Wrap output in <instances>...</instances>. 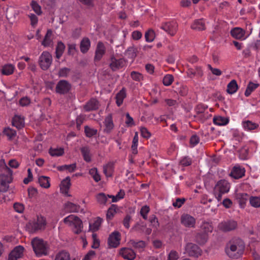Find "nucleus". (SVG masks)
Listing matches in <instances>:
<instances>
[{
	"label": "nucleus",
	"instance_id": "obj_44",
	"mask_svg": "<svg viewBox=\"0 0 260 260\" xmlns=\"http://www.w3.org/2000/svg\"><path fill=\"white\" fill-rule=\"evenodd\" d=\"M243 124L245 129L250 131L255 129L258 126L257 124L249 120L243 122Z\"/></svg>",
	"mask_w": 260,
	"mask_h": 260
},
{
	"label": "nucleus",
	"instance_id": "obj_60",
	"mask_svg": "<svg viewBox=\"0 0 260 260\" xmlns=\"http://www.w3.org/2000/svg\"><path fill=\"white\" fill-rule=\"evenodd\" d=\"M131 77L135 81H140L143 79V76L141 74L133 71L131 74Z\"/></svg>",
	"mask_w": 260,
	"mask_h": 260
},
{
	"label": "nucleus",
	"instance_id": "obj_27",
	"mask_svg": "<svg viewBox=\"0 0 260 260\" xmlns=\"http://www.w3.org/2000/svg\"><path fill=\"white\" fill-rule=\"evenodd\" d=\"M238 89V85L235 80H232L227 86L226 91L229 94H233L237 91Z\"/></svg>",
	"mask_w": 260,
	"mask_h": 260
},
{
	"label": "nucleus",
	"instance_id": "obj_59",
	"mask_svg": "<svg viewBox=\"0 0 260 260\" xmlns=\"http://www.w3.org/2000/svg\"><path fill=\"white\" fill-rule=\"evenodd\" d=\"M137 50L134 47H129L126 52V54L131 58H135L137 56Z\"/></svg>",
	"mask_w": 260,
	"mask_h": 260
},
{
	"label": "nucleus",
	"instance_id": "obj_5",
	"mask_svg": "<svg viewBox=\"0 0 260 260\" xmlns=\"http://www.w3.org/2000/svg\"><path fill=\"white\" fill-rule=\"evenodd\" d=\"M52 61L51 54L48 51H44L39 57V64L41 68L45 71L51 66Z\"/></svg>",
	"mask_w": 260,
	"mask_h": 260
},
{
	"label": "nucleus",
	"instance_id": "obj_10",
	"mask_svg": "<svg viewBox=\"0 0 260 260\" xmlns=\"http://www.w3.org/2000/svg\"><path fill=\"white\" fill-rule=\"evenodd\" d=\"M120 234L117 231L113 232L109 235L108 243L110 247H117L120 244Z\"/></svg>",
	"mask_w": 260,
	"mask_h": 260
},
{
	"label": "nucleus",
	"instance_id": "obj_16",
	"mask_svg": "<svg viewBox=\"0 0 260 260\" xmlns=\"http://www.w3.org/2000/svg\"><path fill=\"white\" fill-rule=\"evenodd\" d=\"M104 124L105 127L104 132L106 134H110L114 127L111 114H108V115L105 117Z\"/></svg>",
	"mask_w": 260,
	"mask_h": 260
},
{
	"label": "nucleus",
	"instance_id": "obj_49",
	"mask_svg": "<svg viewBox=\"0 0 260 260\" xmlns=\"http://www.w3.org/2000/svg\"><path fill=\"white\" fill-rule=\"evenodd\" d=\"M196 114L194 115H199L203 113L208 111V106L203 105H198L195 108Z\"/></svg>",
	"mask_w": 260,
	"mask_h": 260
},
{
	"label": "nucleus",
	"instance_id": "obj_45",
	"mask_svg": "<svg viewBox=\"0 0 260 260\" xmlns=\"http://www.w3.org/2000/svg\"><path fill=\"white\" fill-rule=\"evenodd\" d=\"M211 117V114L208 112L203 113L199 115H194V117L197 120H199L202 122H204L205 120Z\"/></svg>",
	"mask_w": 260,
	"mask_h": 260
},
{
	"label": "nucleus",
	"instance_id": "obj_35",
	"mask_svg": "<svg viewBox=\"0 0 260 260\" xmlns=\"http://www.w3.org/2000/svg\"><path fill=\"white\" fill-rule=\"evenodd\" d=\"M70 181L71 180L70 177H67L64 180H63L61 181V185L62 187H61L60 189L61 190H62L63 192H68V191L71 186Z\"/></svg>",
	"mask_w": 260,
	"mask_h": 260
},
{
	"label": "nucleus",
	"instance_id": "obj_51",
	"mask_svg": "<svg viewBox=\"0 0 260 260\" xmlns=\"http://www.w3.org/2000/svg\"><path fill=\"white\" fill-rule=\"evenodd\" d=\"M89 174L92 177L94 181L96 182L101 180V176L98 172V170L95 168L91 169L89 170Z\"/></svg>",
	"mask_w": 260,
	"mask_h": 260
},
{
	"label": "nucleus",
	"instance_id": "obj_21",
	"mask_svg": "<svg viewBox=\"0 0 260 260\" xmlns=\"http://www.w3.org/2000/svg\"><path fill=\"white\" fill-rule=\"evenodd\" d=\"M90 46V41L88 38L85 37L81 40L80 44L81 52L83 53H86Z\"/></svg>",
	"mask_w": 260,
	"mask_h": 260
},
{
	"label": "nucleus",
	"instance_id": "obj_39",
	"mask_svg": "<svg viewBox=\"0 0 260 260\" xmlns=\"http://www.w3.org/2000/svg\"><path fill=\"white\" fill-rule=\"evenodd\" d=\"M258 86V84L253 83L252 82H250L248 84L246 89L245 91V95L247 97L249 96L251 93L256 88H257Z\"/></svg>",
	"mask_w": 260,
	"mask_h": 260
},
{
	"label": "nucleus",
	"instance_id": "obj_40",
	"mask_svg": "<svg viewBox=\"0 0 260 260\" xmlns=\"http://www.w3.org/2000/svg\"><path fill=\"white\" fill-rule=\"evenodd\" d=\"M12 125L18 129H20L24 126L23 120L20 117L16 116L13 118Z\"/></svg>",
	"mask_w": 260,
	"mask_h": 260
},
{
	"label": "nucleus",
	"instance_id": "obj_13",
	"mask_svg": "<svg viewBox=\"0 0 260 260\" xmlns=\"http://www.w3.org/2000/svg\"><path fill=\"white\" fill-rule=\"evenodd\" d=\"M110 61L109 66L113 71L122 68L125 63V61L123 58L116 59L114 56L111 57Z\"/></svg>",
	"mask_w": 260,
	"mask_h": 260
},
{
	"label": "nucleus",
	"instance_id": "obj_36",
	"mask_svg": "<svg viewBox=\"0 0 260 260\" xmlns=\"http://www.w3.org/2000/svg\"><path fill=\"white\" fill-rule=\"evenodd\" d=\"M201 229L203 231V233L208 234V233L212 232L213 227L211 222L204 221L202 222L201 225Z\"/></svg>",
	"mask_w": 260,
	"mask_h": 260
},
{
	"label": "nucleus",
	"instance_id": "obj_33",
	"mask_svg": "<svg viewBox=\"0 0 260 260\" xmlns=\"http://www.w3.org/2000/svg\"><path fill=\"white\" fill-rule=\"evenodd\" d=\"M80 150L84 160L86 162H90L91 161V156L89 148L88 146H85L81 148Z\"/></svg>",
	"mask_w": 260,
	"mask_h": 260
},
{
	"label": "nucleus",
	"instance_id": "obj_31",
	"mask_svg": "<svg viewBox=\"0 0 260 260\" xmlns=\"http://www.w3.org/2000/svg\"><path fill=\"white\" fill-rule=\"evenodd\" d=\"M102 221V218L99 217H97L93 224L90 223H89V231H91L92 232H94L99 230Z\"/></svg>",
	"mask_w": 260,
	"mask_h": 260
},
{
	"label": "nucleus",
	"instance_id": "obj_22",
	"mask_svg": "<svg viewBox=\"0 0 260 260\" xmlns=\"http://www.w3.org/2000/svg\"><path fill=\"white\" fill-rule=\"evenodd\" d=\"M248 197V195L245 193H238L236 194V199L241 207H244Z\"/></svg>",
	"mask_w": 260,
	"mask_h": 260
},
{
	"label": "nucleus",
	"instance_id": "obj_28",
	"mask_svg": "<svg viewBox=\"0 0 260 260\" xmlns=\"http://www.w3.org/2000/svg\"><path fill=\"white\" fill-rule=\"evenodd\" d=\"M65 48L64 44L61 41L58 42L55 49V56L57 59H59L62 56Z\"/></svg>",
	"mask_w": 260,
	"mask_h": 260
},
{
	"label": "nucleus",
	"instance_id": "obj_23",
	"mask_svg": "<svg viewBox=\"0 0 260 260\" xmlns=\"http://www.w3.org/2000/svg\"><path fill=\"white\" fill-rule=\"evenodd\" d=\"M208 239V235L206 233H199L196 236V242L200 245H204L206 243Z\"/></svg>",
	"mask_w": 260,
	"mask_h": 260
},
{
	"label": "nucleus",
	"instance_id": "obj_19",
	"mask_svg": "<svg viewBox=\"0 0 260 260\" xmlns=\"http://www.w3.org/2000/svg\"><path fill=\"white\" fill-rule=\"evenodd\" d=\"M99 103L95 99H90L83 107L85 111L96 110L99 108Z\"/></svg>",
	"mask_w": 260,
	"mask_h": 260
},
{
	"label": "nucleus",
	"instance_id": "obj_30",
	"mask_svg": "<svg viewBox=\"0 0 260 260\" xmlns=\"http://www.w3.org/2000/svg\"><path fill=\"white\" fill-rule=\"evenodd\" d=\"M129 243L135 248L139 249L140 251L143 250L146 246L145 241L141 240L136 242L134 240H131Z\"/></svg>",
	"mask_w": 260,
	"mask_h": 260
},
{
	"label": "nucleus",
	"instance_id": "obj_26",
	"mask_svg": "<svg viewBox=\"0 0 260 260\" xmlns=\"http://www.w3.org/2000/svg\"><path fill=\"white\" fill-rule=\"evenodd\" d=\"M191 28L197 30H203L206 28L205 24L202 19L196 20L191 25Z\"/></svg>",
	"mask_w": 260,
	"mask_h": 260
},
{
	"label": "nucleus",
	"instance_id": "obj_64",
	"mask_svg": "<svg viewBox=\"0 0 260 260\" xmlns=\"http://www.w3.org/2000/svg\"><path fill=\"white\" fill-rule=\"evenodd\" d=\"M178 257V253L175 250H171L168 255L167 260H177Z\"/></svg>",
	"mask_w": 260,
	"mask_h": 260
},
{
	"label": "nucleus",
	"instance_id": "obj_32",
	"mask_svg": "<svg viewBox=\"0 0 260 260\" xmlns=\"http://www.w3.org/2000/svg\"><path fill=\"white\" fill-rule=\"evenodd\" d=\"M229 119L228 118L222 116H215L213 118V122L218 125H224L228 123Z\"/></svg>",
	"mask_w": 260,
	"mask_h": 260
},
{
	"label": "nucleus",
	"instance_id": "obj_38",
	"mask_svg": "<svg viewBox=\"0 0 260 260\" xmlns=\"http://www.w3.org/2000/svg\"><path fill=\"white\" fill-rule=\"evenodd\" d=\"M52 35V31L51 29H48L45 38L42 42V45L45 47L49 46L52 42V40L50 39Z\"/></svg>",
	"mask_w": 260,
	"mask_h": 260
},
{
	"label": "nucleus",
	"instance_id": "obj_6",
	"mask_svg": "<svg viewBox=\"0 0 260 260\" xmlns=\"http://www.w3.org/2000/svg\"><path fill=\"white\" fill-rule=\"evenodd\" d=\"M185 252L189 256L198 257L202 253V249L196 244L187 243L185 247Z\"/></svg>",
	"mask_w": 260,
	"mask_h": 260
},
{
	"label": "nucleus",
	"instance_id": "obj_3",
	"mask_svg": "<svg viewBox=\"0 0 260 260\" xmlns=\"http://www.w3.org/2000/svg\"><path fill=\"white\" fill-rule=\"evenodd\" d=\"M63 222L69 226L74 225L75 229L74 233L79 234L82 232L83 223L82 220L77 216L74 215H70L63 219Z\"/></svg>",
	"mask_w": 260,
	"mask_h": 260
},
{
	"label": "nucleus",
	"instance_id": "obj_43",
	"mask_svg": "<svg viewBox=\"0 0 260 260\" xmlns=\"http://www.w3.org/2000/svg\"><path fill=\"white\" fill-rule=\"evenodd\" d=\"M155 37V34L154 30L152 29H149L145 34V38L146 42H152Z\"/></svg>",
	"mask_w": 260,
	"mask_h": 260
},
{
	"label": "nucleus",
	"instance_id": "obj_37",
	"mask_svg": "<svg viewBox=\"0 0 260 260\" xmlns=\"http://www.w3.org/2000/svg\"><path fill=\"white\" fill-rule=\"evenodd\" d=\"M38 182L42 187L48 188L50 187L49 178L46 176H42L39 178Z\"/></svg>",
	"mask_w": 260,
	"mask_h": 260
},
{
	"label": "nucleus",
	"instance_id": "obj_62",
	"mask_svg": "<svg viewBox=\"0 0 260 260\" xmlns=\"http://www.w3.org/2000/svg\"><path fill=\"white\" fill-rule=\"evenodd\" d=\"M199 137L197 135H192L190 139V144L193 147L198 144L199 143Z\"/></svg>",
	"mask_w": 260,
	"mask_h": 260
},
{
	"label": "nucleus",
	"instance_id": "obj_8",
	"mask_svg": "<svg viewBox=\"0 0 260 260\" xmlns=\"http://www.w3.org/2000/svg\"><path fill=\"white\" fill-rule=\"evenodd\" d=\"M237 227V222L233 220L222 222L218 226L219 230L223 232H229L236 229Z\"/></svg>",
	"mask_w": 260,
	"mask_h": 260
},
{
	"label": "nucleus",
	"instance_id": "obj_41",
	"mask_svg": "<svg viewBox=\"0 0 260 260\" xmlns=\"http://www.w3.org/2000/svg\"><path fill=\"white\" fill-rule=\"evenodd\" d=\"M14 70V67L12 64L5 65L2 69V73L5 75H9L12 74Z\"/></svg>",
	"mask_w": 260,
	"mask_h": 260
},
{
	"label": "nucleus",
	"instance_id": "obj_58",
	"mask_svg": "<svg viewBox=\"0 0 260 260\" xmlns=\"http://www.w3.org/2000/svg\"><path fill=\"white\" fill-rule=\"evenodd\" d=\"M140 132L142 137L145 139L149 138L151 135L150 132L145 127H141Z\"/></svg>",
	"mask_w": 260,
	"mask_h": 260
},
{
	"label": "nucleus",
	"instance_id": "obj_29",
	"mask_svg": "<svg viewBox=\"0 0 260 260\" xmlns=\"http://www.w3.org/2000/svg\"><path fill=\"white\" fill-rule=\"evenodd\" d=\"M126 97V91L124 88H122L116 95V104L118 107L123 103V99Z\"/></svg>",
	"mask_w": 260,
	"mask_h": 260
},
{
	"label": "nucleus",
	"instance_id": "obj_34",
	"mask_svg": "<svg viewBox=\"0 0 260 260\" xmlns=\"http://www.w3.org/2000/svg\"><path fill=\"white\" fill-rule=\"evenodd\" d=\"M24 248L22 246H18L10 252L12 255L16 256L17 259L21 258L23 256Z\"/></svg>",
	"mask_w": 260,
	"mask_h": 260
},
{
	"label": "nucleus",
	"instance_id": "obj_52",
	"mask_svg": "<svg viewBox=\"0 0 260 260\" xmlns=\"http://www.w3.org/2000/svg\"><path fill=\"white\" fill-rule=\"evenodd\" d=\"M249 202L251 205L254 207L258 208L260 207L259 197H251L249 199Z\"/></svg>",
	"mask_w": 260,
	"mask_h": 260
},
{
	"label": "nucleus",
	"instance_id": "obj_46",
	"mask_svg": "<svg viewBox=\"0 0 260 260\" xmlns=\"http://www.w3.org/2000/svg\"><path fill=\"white\" fill-rule=\"evenodd\" d=\"M76 168V164H73L69 165H63L61 166H59L57 168L58 170L60 171H62L63 170H68L70 172H74Z\"/></svg>",
	"mask_w": 260,
	"mask_h": 260
},
{
	"label": "nucleus",
	"instance_id": "obj_1",
	"mask_svg": "<svg viewBox=\"0 0 260 260\" xmlns=\"http://www.w3.org/2000/svg\"><path fill=\"white\" fill-rule=\"evenodd\" d=\"M244 249L243 241L240 238H235L227 244L225 251L230 257L238 258L243 253Z\"/></svg>",
	"mask_w": 260,
	"mask_h": 260
},
{
	"label": "nucleus",
	"instance_id": "obj_9",
	"mask_svg": "<svg viewBox=\"0 0 260 260\" xmlns=\"http://www.w3.org/2000/svg\"><path fill=\"white\" fill-rule=\"evenodd\" d=\"M180 221L182 225L187 228H194L196 224V219L192 216L183 214L181 215Z\"/></svg>",
	"mask_w": 260,
	"mask_h": 260
},
{
	"label": "nucleus",
	"instance_id": "obj_42",
	"mask_svg": "<svg viewBox=\"0 0 260 260\" xmlns=\"http://www.w3.org/2000/svg\"><path fill=\"white\" fill-rule=\"evenodd\" d=\"M117 208V206L116 205H112L108 209L107 214L106 218L108 220H111L115 214L116 213V209Z\"/></svg>",
	"mask_w": 260,
	"mask_h": 260
},
{
	"label": "nucleus",
	"instance_id": "obj_55",
	"mask_svg": "<svg viewBox=\"0 0 260 260\" xmlns=\"http://www.w3.org/2000/svg\"><path fill=\"white\" fill-rule=\"evenodd\" d=\"M173 80V76L172 75L168 74L164 77L162 82L165 86H169L172 83Z\"/></svg>",
	"mask_w": 260,
	"mask_h": 260
},
{
	"label": "nucleus",
	"instance_id": "obj_57",
	"mask_svg": "<svg viewBox=\"0 0 260 260\" xmlns=\"http://www.w3.org/2000/svg\"><path fill=\"white\" fill-rule=\"evenodd\" d=\"M31 6L34 11L38 14L40 15L42 13L41 8L36 1H32L31 3Z\"/></svg>",
	"mask_w": 260,
	"mask_h": 260
},
{
	"label": "nucleus",
	"instance_id": "obj_61",
	"mask_svg": "<svg viewBox=\"0 0 260 260\" xmlns=\"http://www.w3.org/2000/svg\"><path fill=\"white\" fill-rule=\"evenodd\" d=\"M185 198H177L176 201L173 203V206L175 207L180 208L184 203Z\"/></svg>",
	"mask_w": 260,
	"mask_h": 260
},
{
	"label": "nucleus",
	"instance_id": "obj_18",
	"mask_svg": "<svg viewBox=\"0 0 260 260\" xmlns=\"http://www.w3.org/2000/svg\"><path fill=\"white\" fill-rule=\"evenodd\" d=\"M105 52L106 48L104 44L102 42H98L95 50V54L94 58V60H100L103 56L105 54Z\"/></svg>",
	"mask_w": 260,
	"mask_h": 260
},
{
	"label": "nucleus",
	"instance_id": "obj_56",
	"mask_svg": "<svg viewBox=\"0 0 260 260\" xmlns=\"http://www.w3.org/2000/svg\"><path fill=\"white\" fill-rule=\"evenodd\" d=\"M104 173L107 177L112 176V167L111 165L108 164L103 167Z\"/></svg>",
	"mask_w": 260,
	"mask_h": 260
},
{
	"label": "nucleus",
	"instance_id": "obj_7",
	"mask_svg": "<svg viewBox=\"0 0 260 260\" xmlns=\"http://www.w3.org/2000/svg\"><path fill=\"white\" fill-rule=\"evenodd\" d=\"M72 87L71 84L67 80H60L55 87V91L60 94H64L68 93Z\"/></svg>",
	"mask_w": 260,
	"mask_h": 260
},
{
	"label": "nucleus",
	"instance_id": "obj_15",
	"mask_svg": "<svg viewBox=\"0 0 260 260\" xmlns=\"http://www.w3.org/2000/svg\"><path fill=\"white\" fill-rule=\"evenodd\" d=\"M46 225V221L45 218L42 216H38L37 221L33 222L31 225L32 230L35 232L39 230H44Z\"/></svg>",
	"mask_w": 260,
	"mask_h": 260
},
{
	"label": "nucleus",
	"instance_id": "obj_12",
	"mask_svg": "<svg viewBox=\"0 0 260 260\" xmlns=\"http://www.w3.org/2000/svg\"><path fill=\"white\" fill-rule=\"evenodd\" d=\"M178 24L175 22H170L164 23L160 28L171 36H174L177 32Z\"/></svg>",
	"mask_w": 260,
	"mask_h": 260
},
{
	"label": "nucleus",
	"instance_id": "obj_17",
	"mask_svg": "<svg viewBox=\"0 0 260 260\" xmlns=\"http://www.w3.org/2000/svg\"><path fill=\"white\" fill-rule=\"evenodd\" d=\"M120 254L124 259L134 260L136 257L135 251L131 248H122L120 249Z\"/></svg>",
	"mask_w": 260,
	"mask_h": 260
},
{
	"label": "nucleus",
	"instance_id": "obj_63",
	"mask_svg": "<svg viewBox=\"0 0 260 260\" xmlns=\"http://www.w3.org/2000/svg\"><path fill=\"white\" fill-rule=\"evenodd\" d=\"M13 207L14 210L18 213H22L24 209L23 205L19 203H14Z\"/></svg>",
	"mask_w": 260,
	"mask_h": 260
},
{
	"label": "nucleus",
	"instance_id": "obj_54",
	"mask_svg": "<svg viewBox=\"0 0 260 260\" xmlns=\"http://www.w3.org/2000/svg\"><path fill=\"white\" fill-rule=\"evenodd\" d=\"M71 69L68 68H63L59 70L58 75L60 77H67L69 74Z\"/></svg>",
	"mask_w": 260,
	"mask_h": 260
},
{
	"label": "nucleus",
	"instance_id": "obj_2",
	"mask_svg": "<svg viewBox=\"0 0 260 260\" xmlns=\"http://www.w3.org/2000/svg\"><path fill=\"white\" fill-rule=\"evenodd\" d=\"M3 171L4 173L0 175V191L6 192L13 180V172L7 166L3 167Z\"/></svg>",
	"mask_w": 260,
	"mask_h": 260
},
{
	"label": "nucleus",
	"instance_id": "obj_24",
	"mask_svg": "<svg viewBox=\"0 0 260 260\" xmlns=\"http://www.w3.org/2000/svg\"><path fill=\"white\" fill-rule=\"evenodd\" d=\"M80 206L70 202H67L64 204V208L70 212H78L80 209Z\"/></svg>",
	"mask_w": 260,
	"mask_h": 260
},
{
	"label": "nucleus",
	"instance_id": "obj_50",
	"mask_svg": "<svg viewBox=\"0 0 260 260\" xmlns=\"http://www.w3.org/2000/svg\"><path fill=\"white\" fill-rule=\"evenodd\" d=\"M84 132L86 136L89 138H90L97 134L96 129L91 128L87 125L84 127Z\"/></svg>",
	"mask_w": 260,
	"mask_h": 260
},
{
	"label": "nucleus",
	"instance_id": "obj_11",
	"mask_svg": "<svg viewBox=\"0 0 260 260\" xmlns=\"http://www.w3.org/2000/svg\"><path fill=\"white\" fill-rule=\"evenodd\" d=\"M230 189V183L225 180H220L216 184L214 190L222 193H227Z\"/></svg>",
	"mask_w": 260,
	"mask_h": 260
},
{
	"label": "nucleus",
	"instance_id": "obj_20",
	"mask_svg": "<svg viewBox=\"0 0 260 260\" xmlns=\"http://www.w3.org/2000/svg\"><path fill=\"white\" fill-rule=\"evenodd\" d=\"M245 31L240 27H235L231 30V36L236 39H241L244 37Z\"/></svg>",
	"mask_w": 260,
	"mask_h": 260
},
{
	"label": "nucleus",
	"instance_id": "obj_48",
	"mask_svg": "<svg viewBox=\"0 0 260 260\" xmlns=\"http://www.w3.org/2000/svg\"><path fill=\"white\" fill-rule=\"evenodd\" d=\"M49 153L51 156H61L64 153V150L63 149L61 148H60L59 149L50 148L49 150Z\"/></svg>",
	"mask_w": 260,
	"mask_h": 260
},
{
	"label": "nucleus",
	"instance_id": "obj_47",
	"mask_svg": "<svg viewBox=\"0 0 260 260\" xmlns=\"http://www.w3.org/2000/svg\"><path fill=\"white\" fill-rule=\"evenodd\" d=\"M96 199L98 203L101 205H105L107 201L106 195L103 192L98 193L96 196Z\"/></svg>",
	"mask_w": 260,
	"mask_h": 260
},
{
	"label": "nucleus",
	"instance_id": "obj_25",
	"mask_svg": "<svg viewBox=\"0 0 260 260\" xmlns=\"http://www.w3.org/2000/svg\"><path fill=\"white\" fill-rule=\"evenodd\" d=\"M70 254L69 252L62 250L57 253L54 260H70Z\"/></svg>",
	"mask_w": 260,
	"mask_h": 260
},
{
	"label": "nucleus",
	"instance_id": "obj_53",
	"mask_svg": "<svg viewBox=\"0 0 260 260\" xmlns=\"http://www.w3.org/2000/svg\"><path fill=\"white\" fill-rule=\"evenodd\" d=\"M3 133L8 136L10 139L14 137L16 135V132L10 128H5L3 131Z\"/></svg>",
	"mask_w": 260,
	"mask_h": 260
},
{
	"label": "nucleus",
	"instance_id": "obj_14",
	"mask_svg": "<svg viewBox=\"0 0 260 260\" xmlns=\"http://www.w3.org/2000/svg\"><path fill=\"white\" fill-rule=\"evenodd\" d=\"M245 169L237 165L233 168L230 176L234 179H238L243 177L245 175Z\"/></svg>",
	"mask_w": 260,
	"mask_h": 260
},
{
	"label": "nucleus",
	"instance_id": "obj_4",
	"mask_svg": "<svg viewBox=\"0 0 260 260\" xmlns=\"http://www.w3.org/2000/svg\"><path fill=\"white\" fill-rule=\"evenodd\" d=\"M31 245L37 255L40 256L47 254L46 243L42 239L37 238L33 239L31 241Z\"/></svg>",
	"mask_w": 260,
	"mask_h": 260
}]
</instances>
